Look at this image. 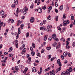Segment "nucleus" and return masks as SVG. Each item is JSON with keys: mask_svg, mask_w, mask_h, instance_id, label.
Returning a JSON list of instances; mask_svg holds the SVG:
<instances>
[{"mask_svg": "<svg viewBox=\"0 0 75 75\" xmlns=\"http://www.w3.org/2000/svg\"><path fill=\"white\" fill-rule=\"evenodd\" d=\"M0 15L1 16H2V18H6V17L7 16V14H4V12L3 10L0 11Z\"/></svg>", "mask_w": 75, "mask_h": 75, "instance_id": "1", "label": "nucleus"}, {"mask_svg": "<svg viewBox=\"0 0 75 75\" xmlns=\"http://www.w3.org/2000/svg\"><path fill=\"white\" fill-rule=\"evenodd\" d=\"M70 23L69 20H67L64 21L63 23L64 26H66L67 24H68Z\"/></svg>", "mask_w": 75, "mask_h": 75, "instance_id": "2", "label": "nucleus"}, {"mask_svg": "<svg viewBox=\"0 0 75 75\" xmlns=\"http://www.w3.org/2000/svg\"><path fill=\"white\" fill-rule=\"evenodd\" d=\"M72 71V69L71 67L69 68V69H67V70L66 73L67 75H70V72Z\"/></svg>", "mask_w": 75, "mask_h": 75, "instance_id": "3", "label": "nucleus"}, {"mask_svg": "<svg viewBox=\"0 0 75 75\" xmlns=\"http://www.w3.org/2000/svg\"><path fill=\"white\" fill-rule=\"evenodd\" d=\"M52 38H53V39H54V40H55L56 41H58V39L57 38V35H56V34H54L52 35Z\"/></svg>", "mask_w": 75, "mask_h": 75, "instance_id": "4", "label": "nucleus"}, {"mask_svg": "<svg viewBox=\"0 0 75 75\" xmlns=\"http://www.w3.org/2000/svg\"><path fill=\"white\" fill-rule=\"evenodd\" d=\"M51 27L50 25H48L47 26V31H50V32H51V31H52V30H51L52 26H51Z\"/></svg>", "mask_w": 75, "mask_h": 75, "instance_id": "5", "label": "nucleus"}, {"mask_svg": "<svg viewBox=\"0 0 75 75\" xmlns=\"http://www.w3.org/2000/svg\"><path fill=\"white\" fill-rule=\"evenodd\" d=\"M50 75H55V71L53 69L52 70V71H50Z\"/></svg>", "mask_w": 75, "mask_h": 75, "instance_id": "6", "label": "nucleus"}, {"mask_svg": "<svg viewBox=\"0 0 75 75\" xmlns=\"http://www.w3.org/2000/svg\"><path fill=\"white\" fill-rule=\"evenodd\" d=\"M19 10V8H18L16 10V13H14L15 16H16L17 17H18V11Z\"/></svg>", "mask_w": 75, "mask_h": 75, "instance_id": "7", "label": "nucleus"}, {"mask_svg": "<svg viewBox=\"0 0 75 75\" xmlns=\"http://www.w3.org/2000/svg\"><path fill=\"white\" fill-rule=\"evenodd\" d=\"M57 62L59 67H61V66H62V64L61 63V62H60V59H58L57 61Z\"/></svg>", "mask_w": 75, "mask_h": 75, "instance_id": "8", "label": "nucleus"}, {"mask_svg": "<svg viewBox=\"0 0 75 75\" xmlns=\"http://www.w3.org/2000/svg\"><path fill=\"white\" fill-rule=\"evenodd\" d=\"M37 11L39 13H41L42 11V10L41 8H39L37 9Z\"/></svg>", "mask_w": 75, "mask_h": 75, "instance_id": "9", "label": "nucleus"}, {"mask_svg": "<svg viewBox=\"0 0 75 75\" xmlns=\"http://www.w3.org/2000/svg\"><path fill=\"white\" fill-rule=\"evenodd\" d=\"M61 67H60L59 68H57V69L56 70V72L57 73L58 71H61Z\"/></svg>", "mask_w": 75, "mask_h": 75, "instance_id": "10", "label": "nucleus"}, {"mask_svg": "<svg viewBox=\"0 0 75 75\" xmlns=\"http://www.w3.org/2000/svg\"><path fill=\"white\" fill-rule=\"evenodd\" d=\"M34 21V17H32L30 20V23H33Z\"/></svg>", "mask_w": 75, "mask_h": 75, "instance_id": "11", "label": "nucleus"}, {"mask_svg": "<svg viewBox=\"0 0 75 75\" xmlns=\"http://www.w3.org/2000/svg\"><path fill=\"white\" fill-rule=\"evenodd\" d=\"M32 71L33 72H35L37 71V70L35 67H33L32 68Z\"/></svg>", "mask_w": 75, "mask_h": 75, "instance_id": "12", "label": "nucleus"}, {"mask_svg": "<svg viewBox=\"0 0 75 75\" xmlns=\"http://www.w3.org/2000/svg\"><path fill=\"white\" fill-rule=\"evenodd\" d=\"M2 23V25H3L4 27V26H5L6 25V23H4L3 24V22H1V21H0V25H1V23Z\"/></svg>", "mask_w": 75, "mask_h": 75, "instance_id": "13", "label": "nucleus"}, {"mask_svg": "<svg viewBox=\"0 0 75 75\" xmlns=\"http://www.w3.org/2000/svg\"><path fill=\"white\" fill-rule=\"evenodd\" d=\"M23 10L25 11H28V8L26 7L25 6L23 8Z\"/></svg>", "mask_w": 75, "mask_h": 75, "instance_id": "14", "label": "nucleus"}, {"mask_svg": "<svg viewBox=\"0 0 75 75\" xmlns=\"http://www.w3.org/2000/svg\"><path fill=\"white\" fill-rule=\"evenodd\" d=\"M40 30H45V27H41L40 28Z\"/></svg>", "mask_w": 75, "mask_h": 75, "instance_id": "15", "label": "nucleus"}, {"mask_svg": "<svg viewBox=\"0 0 75 75\" xmlns=\"http://www.w3.org/2000/svg\"><path fill=\"white\" fill-rule=\"evenodd\" d=\"M59 9L61 11H62L63 10V5H62L59 7Z\"/></svg>", "mask_w": 75, "mask_h": 75, "instance_id": "16", "label": "nucleus"}, {"mask_svg": "<svg viewBox=\"0 0 75 75\" xmlns=\"http://www.w3.org/2000/svg\"><path fill=\"white\" fill-rule=\"evenodd\" d=\"M48 37V35H46L44 36V40L45 41L47 40V38Z\"/></svg>", "mask_w": 75, "mask_h": 75, "instance_id": "17", "label": "nucleus"}, {"mask_svg": "<svg viewBox=\"0 0 75 75\" xmlns=\"http://www.w3.org/2000/svg\"><path fill=\"white\" fill-rule=\"evenodd\" d=\"M64 57H67L68 55V53L66 52H64L63 53Z\"/></svg>", "mask_w": 75, "mask_h": 75, "instance_id": "18", "label": "nucleus"}, {"mask_svg": "<svg viewBox=\"0 0 75 75\" xmlns=\"http://www.w3.org/2000/svg\"><path fill=\"white\" fill-rule=\"evenodd\" d=\"M18 34H21V30L20 29V28H19L18 29Z\"/></svg>", "mask_w": 75, "mask_h": 75, "instance_id": "19", "label": "nucleus"}, {"mask_svg": "<svg viewBox=\"0 0 75 75\" xmlns=\"http://www.w3.org/2000/svg\"><path fill=\"white\" fill-rule=\"evenodd\" d=\"M48 20H50L51 19V16L50 15H49L48 17L47 18Z\"/></svg>", "mask_w": 75, "mask_h": 75, "instance_id": "20", "label": "nucleus"}, {"mask_svg": "<svg viewBox=\"0 0 75 75\" xmlns=\"http://www.w3.org/2000/svg\"><path fill=\"white\" fill-rule=\"evenodd\" d=\"M66 74H67V71H66V72L63 71L62 72L61 74V75H65Z\"/></svg>", "mask_w": 75, "mask_h": 75, "instance_id": "21", "label": "nucleus"}, {"mask_svg": "<svg viewBox=\"0 0 75 75\" xmlns=\"http://www.w3.org/2000/svg\"><path fill=\"white\" fill-rule=\"evenodd\" d=\"M47 6H46L45 5L44 6H42V9H43L44 10H45Z\"/></svg>", "mask_w": 75, "mask_h": 75, "instance_id": "22", "label": "nucleus"}, {"mask_svg": "<svg viewBox=\"0 0 75 75\" xmlns=\"http://www.w3.org/2000/svg\"><path fill=\"white\" fill-rule=\"evenodd\" d=\"M14 3L15 4H18V0H14Z\"/></svg>", "mask_w": 75, "mask_h": 75, "instance_id": "23", "label": "nucleus"}, {"mask_svg": "<svg viewBox=\"0 0 75 75\" xmlns=\"http://www.w3.org/2000/svg\"><path fill=\"white\" fill-rule=\"evenodd\" d=\"M47 49V50H48V51H49V50H51V47H46Z\"/></svg>", "mask_w": 75, "mask_h": 75, "instance_id": "24", "label": "nucleus"}, {"mask_svg": "<svg viewBox=\"0 0 75 75\" xmlns=\"http://www.w3.org/2000/svg\"><path fill=\"white\" fill-rule=\"evenodd\" d=\"M15 46L16 48H18V43H15Z\"/></svg>", "mask_w": 75, "mask_h": 75, "instance_id": "25", "label": "nucleus"}, {"mask_svg": "<svg viewBox=\"0 0 75 75\" xmlns=\"http://www.w3.org/2000/svg\"><path fill=\"white\" fill-rule=\"evenodd\" d=\"M32 56H34L35 55V52L34 51H32L31 52Z\"/></svg>", "mask_w": 75, "mask_h": 75, "instance_id": "26", "label": "nucleus"}, {"mask_svg": "<svg viewBox=\"0 0 75 75\" xmlns=\"http://www.w3.org/2000/svg\"><path fill=\"white\" fill-rule=\"evenodd\" d=\"M9 52H11L13 51V48L11 47H10L9 49Z\"/></svg>", "mask_w": 75, "mask_h": 75, "instance_id": "27", "label": "nucleus"}, {"mask_svg": "<svg viewBox=\"0 0 75 75\" xmlns=\"http://www.w3.org/2000/svg\"><path fill=\"white\" fill-rule=\"evenodd\" d=\"M50 69H51V67H49L47 68V69H45V71H49L50 70Z\"/></svg>", "mask_w": 75, "mask_h": 75, "instance_id": "28", "label": "nucleus"}, {"mask_svg": "<svg viewBox=\"0 0 75 75\" xmlns=\"http://www.w3.org/2000/svg\"><path fill=\"white\" fill-rule=\"evenodd\" d=\"M58 16H56L55 18V20L56 21H57L58 20Z\"/></svg>", "mask_w": 75, "mask_h": 75, "instance_id": "29", "label": "nucleus"}, {"mask_svg": "<svg viewBox=\"0 0 75 75\" xmlns=\"http://www.w3.org/2000/svg\"><path fill=\"white\" fill-rule=\"evenodd\" d=\"M74 24H73V23H71V24L70 25V28H72V27H73V25H74Z\"/></svg>", "mask_w": 75, "mask_h": 75, "instance_id": "30", "label": "nucleus"}, {"mask_svg": "<svg viewBox=\"0 0 75 75\" xmlns=\"http://www.w3.org/2000/svg\"><path fill=\"white\" fill-rule=\"evenodd\" d=\"M52 40V38L50 36L49 38V41H51Z\"/></svg>", "mask_w": 75, "mask_h": 75, "instance_id": "31", "label": "nucleus"}, {"mask_svg": "<svg viewBox=\"0 0 75 75\" xmlns=\"http://www.w3.org/2000/svg\"><path fill=\"white\" fill-rule=\"evenodd\" d=\"M57 42H55L53 45V47H56V46H57Z\"/></svg>", "mask_w": 75, "mask_h": 75, "instance_id": "32", "label": "nucleus"}, {"mask_svg": "<svg viewBox=\"0 0 75 75\" xmlns=\"http://www.w3.org/2000/svg\"><path fill=\"white\" fill-rule=\"evenodd\" d=\"M23 13L24 15L26 14L27 13V11H23Z\"/></svg>", "mask_w": 75, "mask_h": 75, "instance_id": "33", "label": "nucleus"}, {"mask_svg": "<svg viewBox=\"0 0 75 75\" xmlns=\"http://www.w3.org/2000/svg\"><path fill=\"white\" fill-rule=\"evenodd\" d=\"M32 45L33 48H35V44L34 43H32Z\"/></svg>", "mask_w": 75, "mask_h": 75, "instance_id": "34", "label": "nucleus"}, {"mask_svg": "<svg viewBox=\"0 0 75 75\" xmlns=\"http://www.w3.org/2000/svg\"><path fill=\"white\" fill-rule=\"evenodd\" d=\"M29 35H30V34H29V33L28 32L27 33L26 35L27 38V37H29Z\"/></svg>", "mask_w": 75, "mask_h": 75, "instance_id": "35", "label": "nucleus"}, {"mask_svg": "<svg viewBox=\"0 0 75 75\" xmlns=\"http://www.w3.org/2000/svg\"><path fill=\"white\" fill-rule=\"evenodd\" d=\"M61 41H63V42H65V39L64 38H62L61 39Z\"/></svg>", "mask_w": 75, "mask_h": 75, "instance_id": "36", "label": "nucleus"}, {"mask_svg": "<svg viewBox=\"0 0 75 75\" xmlns=\"http://www.w3.org/2000/svg\"><path fill=\"white\" fill-rule=\"evenodd\" d=\"M40 55V53H38L37 54V56H38L39 57H41V55Z\"/></svg>", "mask_w": 75, "mask_h": 75, "instance_id": "37", "label": "nucleus"}, {"mask_svg": "<svg viewBox=\"0 0 75 75\" xmlns=\"http://www.w3.org/2000/svg\"><path fill=\"white\" fill-rule=\"evenodd\" d=\"M13 55H14V54H11L9 55V57H13Z\"/></svg>", "mask_w": 75, "mask_h": 75, "instance_id": "38", "label": "nucleus"}, {"mask_svg": "<svg viewBox=\"0 0 75 75\" xmlns=\"http://www.w3.org/2000/svg\"><path fill=\"white\" fill-rule=\"evenodd\" d=\"M40 2V0H35V3H37V2Z\"/></svg>", "mask_w": 75, "mask_h": 75, "instance_id": "39", "label": "nucleus"}, {"mask_svg": "<svg viewBox=\"0 0 75 75\" xmlns=\"http://www.w3.org/2000/svg\"><path fill=\"white\" fill-rule=\"evenodd\" d=\"M66 48H67V49H69V48H71V46H69L68 45H67Z\"/></svg>", "mask_w": 75, "mask_h": 75, "instance_id": "40", "label": "nucleus"}, {"mask_svg": "<svg viewBox=\"0 0 75 75\" xmlns=\"http://www.w3.org/2000/svg\"><path fill=\"white\" fill-rule=\"evenodd\" d=\"M26 49H27L26 48H24L23 50L22 51H23V52H26V50H25Z\"/></svg>", "mask_w": 75, "mask_h": 75, "instance_id": "41", "label": "nucleus"}, {"mask_svg": "<svg viewBox=\"0 0 75 75\" xmlns=\"http://www.w3.org/2000/svg\"><path fill=\"white\" fill-rule=\"evenodd\" d=\"M1 62H3V63L4 64V63L6 62V60H1Z\"/></svg>", "mask_w": 75, "mask_h": 75, "instance_id": "42", "label": "nucleus"}, {"mask_svg": "<svg viewBox=\"0 0 75 75\" xmlns=\"http://www.w3.org/2000/svg\"><path fill=\"white\" fill-rule=\"evenodd\" d=\"M45 51V50L44 49H42V51H41V53L42 54V53H44V51Z\"/></svg>", "mask_w": 75, "mask_h": 75, "instance_id": "43", "label": "nucleus"}, {"mask_svg": "<svg viewBox=\"0 0 75 75\" xmlns=\"http://www.w3.org/2000/svg\"><path fill=\"white\" fill-rule=\"evenodd\" d=\"M12 7H13L14 8L16 7V5L15 4H13L11 6Z\"/></svg>", "mask_w": 75, "mask_h": 75, "instance_id": "44", "label": "nucleus"}, {"mask_svg": "<svg viewBox=\"0 0 75 75\" xmlns=\"http://www.w3.org/2000/svg\"><path fill=\"white\" fill-rule=\"evenodd\" d=\"M20 67H21V68L22 69H23L24 67L23 65H21V66H20Z\"/></svg>", "mask_w": 75, "mask_h": 75, "instance_id": "45", "label": "nucleus"}, {"mask_svg": "<svg viewBox=\"0 0 75 75\" xmlns=\"http://www.w3.org/2000/svg\"><path fill=\"white\" fill-rule=\"evenodd\" d=\"M15 68L16 70H18V67L16 66L15 67Z\"/></svg>", "mask_w": 75, "mask_h": 75, "instance_id": "46", "label": "nucleus"}, {"mask_svg": "<svg viewBox=\"0 0 75 75\" xmlns=\"http://www.w3.org/2000/svg\"><path fill=\"white\" fill-rule=\"evenodd\" d=\"M55 11L56 13H58V11L56 8L55 9Z\"/></svg>", "mask_w": 75, "mask_h": 75, "instance_id": "47", "label": "nucleus"}, {"mask_svg": "<svg viewBox=\"0 0 75 75\" xmlns=\"http://www.w3.org/2000/svg\"><path fill=\"white\" fill-rule=\"evenodd\" d=\"M72 46L74 47H75V42H74L72 43Z\"/></svg>", "mask_w": 75, "mask_h": 75, "instance_id": "48", "label": "nucleus"}, {"mask_svg": "<svg viewBox=\"0 0 75 75\" xmlns=\"http://www.w3.org/2000/svg\"><path fill=\"white\" fill-rule=\"evenodd\" d=\"M48 9H50V10H51L52 9V6H50V7H48Z\"/></svg>", "mask_w": 75, "mask_h": 75, "instance_id": "49", "label": "nucleus"}, {"mask_svg": "<svg viewBox=\"0 0 75 75\" xmlns=\"http://www.w3.org/2000/svg\"><path fill=\"white\" fill-rule=\"evenodd\" d=\"M43 24H46V23H47V22H46V21L44 20H43Z\"/></svg>", "mask_w": 75, "mask_h": 75, "instance_id": "50", "label": "nucleus"}, {"mask_svg": "<svg viewBox=\"0 0 75 75\" xmlns=\"http://www.w3.org/2000/svg\"><path fill=\"white\" fill-rule=\"evenodd\" d=\"M18 24H21V21L20 20H18Z\"/></svg>", "mask_w": 75, "mask_h": 75, "instance_id": "51", "label": "nucleus"}, {"mask_svg": "<svg viewBox=\"0 0 75 75\" xmlns=\"http://www.w3.org/2000/svg\"><path fill=\"white\" fill-rule=\"evenodd\" d=\"M66 44V45H69V42H68V41H67Z\"/></svg>", "mask_w": 75, "mask_h": 75, "instance_id": "52", "label": "nucleus"}, {"mask_svg": "<svg viewBox=\"0 0 75 75\" xmlns=\"http://www.w3.org/2000/svg\"><path fill=\"white\" fill-rule=\"evenodd\" d=\"M65 27H64L63 28V29L62 30V31H63V32H64V31H65Z\"/></svg>", "mask_w": 75, "mask_h": 75, "instance_id": "53", "label": "nucleus"}, {"mask_svg": "<svg viewBox=\"0 0 75 75\" xmlns=\"http://www.w3.org/2000/svg\"><path fill=\"white\" fill-rule=\"evenodd\" d=\"M61 58H62V59H64V55H62L61 56Z\"/></svg>", "mask_w": 75, "mask_h": 75, "instance_id": "54", "label": "nucleus"}, {"mask_svg": "<svg viewBox=\"0 0 75 75\" xmlns=\"http://www.w3.org/2000/svg\"><path fill=\"white\" fill-rule=\"evenodd\" d=\"M54 59H55V58L54 57L52 58L51 59L50 61H53Z\"/></svg>", "mask_w": 75, "mask_h": 75, "instance_id": "55", "label": "nucleus"}, {"mask_svg": "<svg viewBox=\"0 0 75 75\" xmlns=\"http://www.w3.org/2000/svg\"><path fill=\"white\" fill-rule=\"evenodd\" d=\"M30 51H33V47H30Z\"/></svg>", "mask_w": 75, "mask_h": 75, "instance_id": "56", "label": "nucleus"}, {"mask_svg": "<svg viewBox=\"0 0 75 75\" xmlns=\"http://www.w3.org/2000/svg\"><path fill=\"white\" fill-rule=\"evenodd\" d=\"M65 13H64L63 15V18H66V16H65Z\"/></svg>", "mask_w": 75, "mask_h": 75, "instance_id": "57", "label": "nucleus"}, {"mask_svg": "<svg viewBox=\"0 0 75 75\" xmlns=\"http://www.w3.org/2000/svg\"><path fill=\"white\" fill-rule=\"evenodd\" d=\"M42 67H41L40 69V72H42Z\"/></svg>", "mask_w": 75, "mask_h": 75, "instance_id": "58", "label": "nucleus"}, {"mask_svg": "<svg viewBox=\"0 0 75 75\" xmlns=\"http://www.w3.org/2000/svg\"><path fill=\"white\" fill-rule=\"evenodd\" d=\"M18 34H17V36H16V39H18Z\"/></svg>", "mask_w": 75, "mask_h": 75, "instance_id": "59", "label": "nucleus"}, {"mask_svg": "<svg viewBox=\"0 0 75 75\" xmlns=\"http://www.w3.org/2000/svg\"><path fill=\"white\" fill-rule=\"evenodd\" d=\"M55 6L56 7H58V3L57 2H55Z\"/></svg>", "mask_w": 75, "mask_h": 75, "instance_id": "60", "label": "nucleus"}, {"mask_svg": "<svg viewBox=\"0 0 75 75\" xmlns=\"http://www.w3.org/2000/svg\"><path fill=\"white\" fill-rule=\"evenodd\" d=\"M51 5L52 6H54V3L53 2H52V3Z\"/></svg>", "mask_w": 75, "mask_h": 75, "instance_id": "61", "label": "nucleus"}, {"mask_svg": "<svg viewBox=\"0 0 75 75\" xmlns=\"http://www.w3.org/2000/svg\"><path fill=\"white\" fill-rule=\"evenodd\" d=\"M70 40H71V39L70 38H69L67 39V40L68 41H70Z\"/></svg>", "mask_w": 75, "mask_h": 75, "instance_id": "62", "label": "nucleus"}, {"mask_svg": "<svg viewBox=\"0 0 75 75\" xmlns=\"http://www.w3.org/2000/svg\"><path fill=\"white\" fill-rule=\"evenodd\" d=\"M2 47H3V45L1 44L0 45V49H1L2 48Z\"/></svg>", "mask_w": 75, "mask_h": 75, "instance_id": "63", "label": "nucleus"}, {"mask_svg": "<svg viewBox=\"0 0 75 75\" xmlns=\"http://www.w3.org/2000/svg\"><path fill=\"white\" fill-rule=\"evenodd\" d=\"M59 45H58L56 47V49H59Z\"/></svg>", "mask_w": 75, "mask_h": 75, "instance_id": "64", "label": "nucleus"}]
</instances>
